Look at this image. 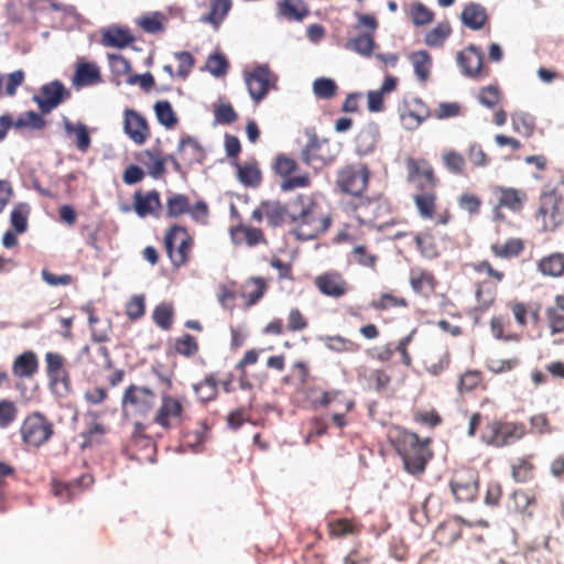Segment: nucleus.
<instances>
[{"label":"nucleus","instance_id":"obj_1","mask_svg":"<svg viewBox=\"0 0 564 564\" xmlns=\"http://www.w3.org/2000/svg\"><path fill=\"white\" fill-rule=\"evenodd\" d=\"M330 213L324 212L316 193H303L290 200L291 235L299 240H313L332 226Z\"/></svg>","mask_w":564,"mask_h":564},{"label":"nucleus","instance_id":"obj_2","mask_svg":"<svg viewBox=\"0 0 564 564\" xmlns=\"http://www.w3.org/2000/svg\"><path fill=\"white\" fill-rule=\"evenodd\" d=\"M388 440L411 475L422 474L433 457L430 437L421 438L416 433L399 425L388 430Z\"/></svg>","mask_w":564,"mask_h":564},{"label":"nucleus","instance_id":"obj_3","mask_svg":"<svg viewBox=\"0 0 564 564\" xmlns=\"http://www.w3.org/2000/svg\"><path fill=\"white\" fill-rule=\"evenodd\" d=\"M161 380L166 384V390L160 393V403L152 421L166 432L181 429L188 420L189 400L184 393L171 391L173 382L170 378L161 377Z\"/></svg>","mask_w":564,"mask_h":564},{"label":"nucleus","instance_id":"obj_4","mask_svg":"<svg viewBox=\"0 0 564 564\" xmlns=\"http://www.w3.org/2000/svg\"><path fill=\"white\" fill-rule=\"evenodd\" d=\"M527 426L522 422L487 420L479 433V440L487 446L503 448L522 440L527 435Z\"/></svg>","mask_w":564,"mask_h":564},{"label":"nucleus","instance_id":"obj_5","mask_svg":"<svg viewBox=\"0 0 564 564\" xmlns=\"http://www.w3.org/2000/svg\"><path fill=\"white\" fill-rule=\"evenodd\" d=\"M347 206L362 225L377 227L378 229L388 225V221H383V219L390 215V205L381 197L362 195L356 200H349Z\"/></svg>","mask_w":564,"mask_h":564},{"label":"nucleus","instance_id":"obj_6","mask_svg":"<svg viewBox=\"0 0 564 564\" xmlns=\"http://www.w3.org/2000/svg\"><path fill=\"white\" fill-rule=\"evenodd\" d=\"M534 218L543 231L552 232L564 224V198L556 189L543 192Z\"/></svg>","mask_w":564,"mask_h":564},{"label":"nucleus","instance_id":"obj_7","mask_svg":"<svg viewBox=\"0 0 564 564\" xmlns=\"http://www.w3.org/2000/svg\"><path fill=\"white\" fill-rule=\"evenodd\" d=\"M370 171L364 163H352L343 166L336 175L337 188L356 200L361 197L368 188Z\"/></svg>","mask_w":564,"mask_h":564},{"label":"nucleus","instance_id":"obj_8","mask_svg":"<svg viewBox=\"0 0 564 564\" xmlns=\"http://www.w3.org/2000/svg\"><path fill=\"white\" fill-rule=\"evenodd\" d=\"M194 239L181 225L171 226L164 235V248L174 268L185 265L192 253Z\"/></svg>","mask_w":564,"mask_h":564},{"label":"nucleus","instance_id":"obj_9","mask_svg":"<svg viewBox=\"0 0 564 564\" xmlns=\"http://www.w3.org/2000/svg\"><path fill=\"white\" fill-rule=\"evenodd\" d=\"M306 135L307 141L300 156L304 164L321 170L335 161L337 150L327 139L319 138L315 132H307Z\"/></svg>","mask_w":564,"mask_h":564},{"label":"nucleus","instance_id":"obj_10","mask_svg":"<svg viewBox=\"0 0 564 564\" xmlns=\"http://www.w3.org/2000/svg\"><path fill=\"white\" fill-rule=\"evenodd\" d=\"M20 434L24 444L39 448L54 435V424L44 414L33 412L22 422Z\"/></svg>","mask_w":564,"mask_h":564},{"label":"nucleus","instance_id":"obj_11","mask_svg":"<svg viewBox=\"0 0 564 564\" xmlns=\"http://www.w3.org/2000/svg\"><path fill=\"white\" fill-rule=\"evenodd\" d=\"M497 202L492 205V220L501 223L506 220L502 209L506 208L512 213H520L528 200L525 191L514 187L494 185L490 187Z\"/></svg>","mask_w":564,"mask_h":564},{"label":"nucleus","instance_id":"obj_12","mask_svg":"<svg viewBox=\"0 0 564 564\" xmlns=\"http://www.w3.org/2000/svg\"><path fill=\"white\" fill-rule=\"evenodd\" d=\"M272 167L274 173L282 178L280 188L283 192H291L311 185L308 173L293 175L300 170L299 163L284 153L275 156Z\"/></svg>","mask_w":564,"mask_h":564},{"label":"nucleus","instance_id":"obj_13","mask_svg":"<svg viewBox=\"0 0 564 564\" xmlns=\"http://www.w3.org/2000/svg\"><path fill=\"white\" fill-rule=\"evenodd\" d=\"M156 395L154 391L144 386L130 384L122 394V409L124 412L147 416L154 410Z\"/></svg>","mask_w":564,"mask_h":564},{"label":"nucleus","instance_id":"obj_14","mask_svg":"<svg viewBox=\"0 0 564 564\" xmlns=\"http://www.w3.org/2000/svg\"><path fill=\"white\" fill-rule=\"evenodd\" d=\"M245 80L250 97L256 104H259L270 90L276 89L278 76L268 65H259L246 74Z\"/></svg>","mask_w":564,"mask_h":564},{"label":"nucleus","instance_id":"obj_15","mask_svg":"<svg viewBox=\"0 0 564 564\" xmlns=\"http://www.w3.org/2000/svg\"><path fill=\"white\" fill-rule=\"evenodd\" d=\"M449 488L456 502H471L478 496L479 476L474 469L457 470L449 480Z\"/></svg>","mask_w":564,"mask_h":564},{"label":"nucleus","instance_id":"obj_16","mask_svg":"<svg viewBox=\"0 0 564 564\" xmlns=\"http://www.w3.org/2000/svg\"><path fill=\"white\" fill-rule=\"evenodd\" d=\"M456 61L464 76L480 80L490 75V68L485 65L480 47L469 44L456 55Z\"/></svg>","mask_w":564,"mask_h":564},{"label":"nucleus","instance_id":"obj_17","mask_svg":"<svg viewBox=\"0 0 564 564\" xmlns=\"http://www.w3.org/2000/svg\"><path fill=\"white\" fill-rule=\"evenodd\" d=\"M98 321H99V318L94 314H90L88 317L89 326L91 328V337L99 345H97L95 348L85 346L82 349L80 355H82V357H86L89 361H91L96 366H101L106 369H110V368H112L110 352L106 346L101 345V343L108 340V335L106 332L98 333L97 330H95L94 324H96Z\"/></svg>","mask_w":564,"mask_h":564},{"label":"nucleus","instance_id":"obj_18","mask_svg":"<svg viewBox=\"0 0 564 564\" xmlns=\"http://www.w3.org/2000/svg\"><path fill=\"white\" fill-rule=\"evenodd\" d=\"M314 285L325 296L340 299L349 291V283L343 273L332 270L326 271L314 279Z\"/></svg>","mask_w":564,"mask_h":564},{"label":"nucleus","instance_id":"obj_19","mask_svg":"<svg viewBox=\"0 0 564 564\" xmlns=\"http://www.w3.org/2000/svg\"><path fill=\"white\" fill-rule=\"evenodd\" d=\"M408 170V182L413 184L415 189L421 186L437 185L438 180L431 163L425 159L408 158L405 160Z\"/></svg>","mask_w":564,"mask_h":564},{"label":"nucleus","instance_id":"obj_20","mask_svg":"<svg viewBox=\"0 0 564 564\" xmlns=\"http://www.w3.org/2000/svg\"><path fill=\"white\" fill-rule=\"evenodd\" d=\"M69 93L64 85L54 80L41 87V96L34 95L33 100L37 104L43 113H48L55 109Z\"/></svg>","mask_w":564,"mask_h":564},{"label":"nucleus","instance_id":"obj_21","mask_svg":"<svg viewBox=\"0 0 564 564\" xmlns=\"http://www.w3.org/2000/svg\"><path fill=\"white\" fill-rule=\"evenodd\" d=\"M123 130L138 145L145 143L150 138V127L147 119L133 109L124 110Z\"/></svg>","mask_w":564,"mask_h":564},{"label":"nucleus","instance_id":"obj_22","mask_svg":"<svg viewBox=\"0 0 564 564\" xmlns=\"http://www.w3.org/2000/svg\"><path fill=\"white\" fill-rule=\"evenodd\" d=\"M132 203L135 214L141 218H145L148 216L158 218L161 215L162 203L160 193L156 189H152L147 193H142L141 191L135 192Z\"/></svg>","mask_w":564,"mask_h":564},{"label":"nucleus","instance_id":"obj_23","mask_svg":"<svg viewBox=\"0 0 564 564\" xmlns=\"http://www.w3.org/2000/svg\"><path fill=\"white\" fill-rule=\"evenodd\" d=\"M409 282L414 293L429 297L435 292L437 280L434 273L419 265L410 268Z\"/></svg>","mask_w":564,"mask_h":564},{"label":"nucleus","instance_id":"obj_24","mask_svg":"<svg viewBox=\"0 0 564 564\" xmlns=\"http://www.w3.org/2000/svg\"><path fill=\"white\" fill-rule=\"evenodd\" d=\"M437 185L421 186L413 195L414 205L424 219H434L436 217Z\"/></svg>","mask_w":564,"mask_h":564},{"label":"nucleus","instance_id":"obj_25","mask_svg":"<svg viewBox=\"0 0 564 564\" xmlns=\"http://www.w3.org/2000/svg\"><path fill=\"white\" fill-rule=\"evenodd\" d=\"M535 455L524 454L513 458L510 462V475L514 482L527 484L534 479L535 476Z\"/></svg>","mask_w":564,"mask_h":564},{"label":"nucleus","instance_id":"obj_26","mask_svg":"<svg viewBox=\"0 0 564 564\" xmlns=\"http://www.w3.org/2000/svg\"><path fill=\"white\" fill-rule=\"evenodd\" d=\"M86 416L90 419L86 430L80 433L83 438L82 448L91 447L101 444L108 427L100 421V414L97 411H88Z\"/></svg>","mask_w":564,"mask_h":564},{"label":"nucleus","instance_id":"obj_27","mask_svg":"<svg viewBox=\"0 0 564 564\" xmlns=\"http://www.w3.org/2000/svg\"><path fill=\"white\" fill-rule=\"evenodd\" d=\"M268 283L261 276L248 278L238 290L239 296L245 301L247 308L254 306L267 293Z\"/></svg>","mask_w":564,"mask_h":564},{"label":"nucleus","instance_id":"obj_28","mask_svg":"<svg viewBox=\"0 0 564 564\" xmlns=\"http://www.w3.org/2000/svg\"><path fill=\"white\" fill-rule=\"evenodd\" d=\"M102 82L100 68L93 62L80 61L76 65V69L72 79V84L76 88L94 86Z\"/></svg>","mask_w":564,"mask_h":564},{"label":"nucleus","instance_id":"obj_29","mask_svg":"<svg viewBox=\"0 0 564 564\" xmlns=\"http://www.w3.org/2000/svg\"><path fill=\"white\" fill-rule=\"evenodd\" d=\"M544 314L550 336L564 335V295H556L554 305L547 306Z\"/></svg>","mask_w":564,"mask_h":564},{"label":"nucleus","instance_id":"obj_30","mask_svg":"<svg viewBox=\"0 0 564 564\" xmlns=\"http://www.w3.org/2000/svg\"><path fill=\"white\" fill-rule=\"evenodd\" d=\"M536 270L544 276L560 279L564 276V252L553 251L536 262Z\"/></svg>","mask_w":564,"mask_h":564},{"label":"nucleus","instance_id":"obj_31","mask_svg":"<svg viewBox=\"0 0 564 564\" xmlns=\"http://www.w3.org/2000/svg\"><path fill=\"white\" fill-rule=\"evenodd\" d=\"M497 284L498 283L488 280L479 281L476 283V312L484 313L495 304L498 294Z\"/></svg>","mask_w":564,"mask_h":564},{"label":"nucleus","instance_id":"obj_32","mask_svg":"<svg viewBox=\"0 0 564 564\" xmlns=\"http://www.w3.org/2000/svg\"><path fill=\"white\" fill-rule=\"evenodd\" d=\"M430 116L427 106L419 98L413 99L401 113L404 127L409 130L416 129Z\"/></svg>","mask_w":564,"mask_h":564},{"label":"nucleus","instance_id":"obj_33","mask_svg":"<svg viewBox=\"0 0 564 564\" xmlns=\"http://www.w3.org/2000/svg\"><path fill=\"white\" fill-rule=\"evenodd\" d=\"M457 392L460 395L470 393L477 390H486L487 384L482 371L478 369H467L464 371L457 381Z\"/></svg>","mask_w":564,"mask_h":564},{"label":"nucleus","instance_id":"obj_34","mask_svg":"<svg viewBox=\"0 0 564 564\" xmlns=\"http://www.w3.org/2000/svg\"><path fill=\"white\" fill-rule=\"evenodd\" d=\"M177 152L181 156V160H183L187 166L200 163L204 158V152L200 144L191 135H184L181 138Z\"/></svg>","mask_w":564,"mask_h":564},{"label":"nucleus","instance_id":"obj_35","mask_svg":"<svg viewBox=\"0 0 564 564\" xmlns=\"http://www.w3.org/2000/svg\"><path fill=\"white\" fill-rule=\"evenodd\" d=\"M230 236L235 245H247L249 247L265 242L263 231L246 225H238L230 230Z\"/></svg>","mask_w":564,"mask_h":564},{"label":"nucleus","instance_id":"obj_36","mask_svg":"<svg viewBox=\"0 0 564 564\" xmlns=\"http://www.w3.org/2000/svg\"><path fill=\"white\" fill-rule=\"evenodd\" d=\"M37 370L39 359L31 350L17 356L12 364V373L18 378H32Z\"/></svg>","mask_w":564,"mask_h":564},{"label":"nucleus","instance_id":"obj_37","mask_svg":"<svg viewBox=\"0 0 564 564\" xmlns=\"http://www.w3.org/2000/svg\"><path fill=\"white\" fill-rule=\"evenodd\" d=\"M147 426L141 422H135L133 431L128 443V449L132 452V455L137 456L139 452H153L154 442L145 433Z\"/></svg>","mask_w":564,"mask_h":564},{"label":"nucleus","instance_id":"obj_38","mask_svg":"<svg viewBox=\"0 0 564 564\" xmlns=\"http://www.w3.org/2000/svg\"><path fill=\"white\" fill-rule=\"evenodd\" d=\"M524 247V241L521 238H510L505 242L492 243L490 251L496 258L509 260L519 257Z\"/></svg>","mask_w":564,"mask_h":564},{"label":"nucleus","instance_id":"obj_39","mask_svg":"<svg viewBox=\"0 0 564 564\" xmlns=\"http://www.w3.org/2000/svg\"><path fill=\"white\" fill-rule=\"evenodd\" d=\"M134 41L128 29L109 28L101 34V44L107 47L123 48Z\"/></svg>","mask_w":564,"mask_h":564},{"label":"nucleus","instance_id":"obj_40","mask_svg":"<svg viewBox=\"0 0 564 564\" xmlns=\"http://www.w3.org/2000/svg\"><path fill=\"white\" fill-rule=\"evenodd\" d=\"M237 166V175L240 183L245 186L257 187L262 181V173L259 163L253 160L245 164H235Z\"/></svg>","mask_w":564,"mask_h":564},{"label":"nucleus","instance_id":"obj_41","mask_svg":"<svg viewBox=\"0 0 564 564\" xmlns=\"http://www.w3.org/2000/svg\"><path fill=\"white\" fill-rule=\"evenodd\" d=\"M415 246L423 258L429 260L440 256V247L436 238L430 231H421L414 235Z\"/></svg>","mask_w":564,"mask_h":564},{"label":"nucleus","instance_id":"obj_42","mask_svg":"<svg viewBox=\"0 0 564 564\" xmlns=\"http://www.w3.org/2000/svg\"><path fill=\"white\" fill-rule=\"evenodd\" d=\"M486 9L477 3H469L462 12L463 23L473 30L481 29L487 22Z\"/></svg>","mask_w":564,"mask_h":564},{"label":"nucleus","instance_id":"obj_43","mask_svg":"<svg viewBox=\"0 0 564 564\" xmlns=\"http://www.w3.org/2000/svg\"><path fill=\"white\" fill-rule=\"evenodd\" d=\"M265 218L270 226H281L290 223V204L288 206L280 202H263Z\"/></svg>","mask_w":564,"mask_h":564},{"label":"nucleus","instance_id":"obj_44","mask_svg":"<svg viewBox=\"0 0 564 564\" xmlns=\"http://www.w3.org/2000/svg\"><path fill=\"white\" fill-rule=\"evenodd\" d=\"M231 0H210L209 12L202 15L200 21L218 28L231 9Z\"/></svg>","mask_w":564,"mask_h":564},{"label":"nucleus","instance_id":"obj_45","mask_svg":"<svg viewBox=\"0 0 564 564\" xmlns=\"http://www.w3.org/2000/svg\"><path fill=\"white\" fill-rule=\"evenodd\" d=\"M419 80L426 82L431 74L432 56L425 50L412 52L409 56Z\"/></svg>","mask_w":564,"mask_h":564},{"label":"nucleus","instance_id":"obj_46","mask_svg":"<svg viewBox=\"0 0 564 564\" xmlns=\"http://www.w3.org/2000/svg\"><path fill=\"white\" fill-rule=\"evenodd\" d=\"M189 203V197L185 194H171L165 202V217L178 218L187 214Z\"/></svg>","mask_w":564,"mask_h":564},{"label":"nucleus","instance_id":"obj_47","mask_svg":"<svg viewBox=\"0 0 564 564\" xmlns=\"http://www.w3.org/2000/svg\"><path fill=\"white\" fill-rule=\"evenodd\" d=\"M345 47L364 57H370L376 47V42L371 34L365 33L356 37L348 39Z\"/></svg>","mask_w":564,"mask_h":564},{"label":"nucleus","instance_id":"obj_48","mask_svg":"<svg viewBox=\"0 0 564 564\" xmlns=\"http://www.w3.org/2000/svg\"><path fill=\"white\" fill-rule=\"evenodd\" d=\"M279 12L288 20L302 21L310 11L302 0H282L279 3Z\"/></svg>","mask_w":564,"mask_h":564},{"label":"nucleus","instance_id":"obj_49","mask_svg":"<svg viewBox=\"0 0 564 564\" xmlns=\"http://www.w3.org/2000/svg\"><path fill=\"white\" fill-rule=\"evenodd\" d=\"M452 34V26L447 21L437 23L432 30L426 32L424 43L432 47H442Z\"/></svg>","mask_w":564,"mask_h":564},{"label":"nucleus","instance_id":"obj_50","mask_svg":"<svg viewBox=\"0 0 564 564\" xmlns=\"http://www.w3.org/2000/svg\"><path fill=\"white\" fill-rule=\"evenodd\" d=\"M516 509L523 514L532 516L536 506V496L529 489H517L512 492Z\"/></svg>","mask_w":564,"mask_h":564},{"label":"nucleus","instance_id":"obj_51","mask_svg":"<svg viewBox=\"0 0 564 564\" xmlns=\"http://www.w3.org/2000/svg\"><path fill=\"white\" fill-rule=\"evenodd\" d=\"M153 109L158 121L166 129H172L177 124L178 118L170 101L158 100Z\"/></svg>","mask_w":564,"mask_h":564},{"label":"nucleus","instance_id":"obj_52","mask_svg":"<svg viewBox=\"0 0 564 564\" xmlns=\"http://www.w3.org/2000/svg\"><path fill=\"white\" fill-rule=\"evenodd\" d=\"M197 399L204 403L216 399L218 393L217 380L214 375H208L204 380L194 386Z\"/></svg>","mask_w":564,"mask_h":564},{"label":"nucleus","instance_id":"obj_53","mask_svg":"<svg viewBox=\"0 0 564 564\" xmlns=\"http://www.w3.org/2000/svg\"><path fill=\"white\" fill-rule=\"evenodd\" d=\"M510 327V322L502 316H492L490 319V330L496 339L505 341H519L520 336L513 332H507Z\"/></svg>","mask_w":564,"mask_h":564},{"label":"nucleus","instance_id":"obj_54","mask_svg":"<svg viewBox=\"0 0 564 564\" xmlns=\"http://www.w3.org/2000/svg\"><path fill=\"white\" fill-rule=\"evenodd\" d=\"M64 128L67 134L76 135V147L80 152H86L89 149L91 139L88 129L84 123L78 122L77 124H74L70 121H65Z\"/></svg>","mask_w":564,"mask_h":564},{"label":"nucleus","instance_id":"obj_55","mask_svg":"<svg viewBox=\"0 0 564 564\" xmlns=\"http://www.w3.org/2000/svg\"><path fill=\"white\" fill-rule=\"evenodd\" d=\"M442 162L446 170L454 175H464L466 172V160L462 153L455 150L443 152Z\"/></svg>","mask_w":564,"mask_h":564},{"label":"nucleus","instance_id":"obj_56","mask_svg":"<svg viewBox=\"0 0 564 564\" xmlns=\"http://www.w3.org/2000/svg\"><path fill=\"white\" fill-rule=\"evenodd\" d=\"M327 528L328 534L333 539L345 538L359 531L357 524L346 518L329 521Z\"/></svg>","mask_w":564,"mask_h":564},{"label":"nucleus","instance_id":"obj_57","mask_svg":"<svg viewBox=\"0 0 564 564\" xmlns=\"http://www.w3.org/2000/svg\"><path fill=\"white\" fill-rule=\"evenodd\" d=\"M325 346L327 349L341 354V352H357L360 350V345L349 338L340 335L327 336L325 338Z\"/></svg>","mask_w":564,"mask_h":564},{"label":"nucleus","instance_id":"obj_58","mask_svg":"<svg viewBox=\"0 0 564 564\" xmlns=\"http://www.w3.org/2000/svg\"><path fill=\"white\" fill-rule=\"evenodd\" d=\"M409 15L413 24L416 26L426 25L434 19V12L420 1L411 3L409 8Z\"/></svg>","mask_w":564,"mask_h":564},{"label":"nucleus","instance_id":"obj_59","mask_svg":"<svg viewBox=\"0 0 564 564\" xmlns=\"http://www.w3.org/2000/svg\"><path fill=\"white\" fill-rule=\"evenodd\" d=\"M354 261L365 268L376 271L378 256L372 253L365 245H357L351 250Z\"/></svg>","mask_w":564,"mask_h":564},{"label":"nucleus","instance_id":"obj_60","mask_svg":"<svg viewBox=\"0 0 564 564\" xmlns=\"http://www.w3.org/2000/svg\"><path fill=\"white\" fill-rule=\"evenodd\" d=\"M332 402L343 404V406H345V412H350L355 406L354 400L347 398L346 394L340 390L322 391L317 403L322 406H327Z\"/></svg>","mask_w":564,"mask_h":564},{"label":"nucleus","instance_id":"obj_61","mask_svg":"<svg viewBox=\"0 0 564 564\" xmlns=\"http://www.w3.org/2000/svg\"><path fill=\"white\" fill-rule=\"evenodd\" d=\"M174 310L170 303H161L153 311V321L163 330H169L173 324Z\"/></svg>","mask_w":564,"mask_h":564},{"label":"nucleus","instance_id":"obj_62","mask_svg":"<svg viewBox=\"0 0 564 564\" xmlns=\"http://www.w3.org/2000/svg\"><path fill=\"white\" fill-rule=\"evenodd\" d=\"M175 351L186 358L194 357L199 349L197 339L191 334H184L174 341Z\"/></svg>","mask_w":564,"mask_h":564},{"label":"nucleus","instance_id":"obj_63","mask_svg":"<svg viewBox=\"0 0 564 564\" xmlns=\"http://www.w3.org/2000/svg\"><path fill=\"white\" fill-rule=\"evenodd\" d=\"M365 379L368 383L369 389H373L377 392L387 390L391 382L390 375L383 369H372L366 376Z\"/></svg>","mask_w":564,"mask_h":564},{"label":"nucleus","instance_id":"obj_64","mask_svg":"<svg viewBox=\"0 0 564 564\" xmlns=\"http://www.w3.org/2000/svg\"><path fill=\"white\" fill-rule=\"evenodd\" d=\"M13 126L17 129L42 130L45 127V120L40 113L30 110L19 116Z\"/></svg>","mask_w":564,"mask_h":564}]
</instances>
